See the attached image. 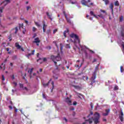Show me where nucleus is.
<instances>
[{"label": "nucleus", "mask_w": 124, "mask_h": 124, "mask_svg": "<svg viewBox=\"0 0 124 124\" xmlns=\"http://www.w3.org/2000/svg\"><path fill=\"white\" fill-rule=\"evenodd\" d=\"M100 118V114L97 112H95L94 114V118L93 117L89 118V120H85V122H89V124H93V121L94 124L99 123V119Z\"/></svg>", "instance_id": "1"}, {"label": "nucleus", "mask_w": 124, "mask_h": 124, "mask_svg": "<svg viewBox=\"0 0 124 124\" xmlns=\"http://www.w3.org/2000/svg\"><path fill=\"white\" fill-rule=\"evenodd\" d=\"M97 70H98V65L95 66V71L93 73V76L91 78V81L90 85L93 86V85L94 83H95V79L96 78V72H97Z\"/></svg>", "instance_id": "2"}, {"label": "nucleus", "mask_w": 124, "mask_h": 124, "mask_svg": "<svg viewBox=\"0 0 124 124\" xmlns=\"http://www.w3.org/2000/svg\"><path fill=\"white\" fill-rule=\"evenodd\" d=\"M70 36L71 38H74L75 39L74 41H72V42H74V43H78V44H80V39H79V36L77 35L76 34L72 33L70 35Z\"/></svg>", "instance_id": "3"}, {"label": "nucleus", "mask_w": 124, "mask_h": 124, "mask_svg": "<svg viewBox=\"0 0 124 124\" xmlns=\"http://www.w3.org/2000/svg\"><path fill=\"white\" fill-rule=\"evenodd\" d=\"M50 58L52 59V61L54 62L55 65H57V62H60V61L62 60L61 56H60V53H58L57 56L51 55Z\"/></svg>", "instance_id": "4"}, {"label": "nucleus", "mask_w": 124, "mask_h": 124, "mask_svg": "<svg viewBox=\"0 0 124 124\" xmlns=\"http://www.w3.org/2000/svg\"><path fill=\"white\" fill-rule=\"evenodd\" d=\"M65 102L69 105H72V101L68 97L65 98Z\"/></svg>", "instance_id": "5"}, {"label": "nucleus", "mask_w": 124, "mask_h": 124, "mask_svg": "<svg viewBox=\"0 0 124 124\" xmlns=\"http://www.w3.org/2000/svg\"><path fill=\"white\" fill-rule=\"evenodd\" d=\"M110 111H111V109L110 108L105 109L106 113H103L102 114L103 116H104V117H106V116H108V115H109V113H110Z\"/></svg>", "instance_id": "6"}, {"label": "nucleus", "mask_w": 124, "mask_h": 124, "mask_svg": "<svg viewBox=\"0 0 124 124\" xmlns=\"http://www.w3.org/2000/svg\"><path fill=\"white\" fill-rule=\"evenodd\" d=\"M119 119L121 122H124V112L121 111L120 114H119Z\"/></svg>", "instance_id": "7"}, {"label": "nucleus", "mask_w": 124, "mask_h": 124, "mask_svg": "<svg viewBox=\"0 0 124 124\" xmlns=\"http://www.w3.org/2000/svg\"><path fill=\"white\" fill-rule=\"evenodd\" d=\"M52 81V79H50L49 81L47 83H43V86L44 88H46V87H48L49 86V84H50V82Z\"/></svg>", "instance_id": "8"}, {"label": "nucleus", "mask_w": 124, "mask_h": 124, "mask_svg": "<svg viewBox=\"0 0 124 124\" xmlns=\"http://www.w3.org/2000/svg\"><path fill=\"white\" fill-rule=\"evenodd\" d=\"M4 2H6V4H5L4 6H5L6 5H7V4H8V3H10V2H11V0H4L2 3H4Z\"/></svg>", "instance_id": "9"}, {"label": "nucleus", "mask_w": 124, "mask_h": 124, "mask_svg": "<svg viewBox=\"0 0 124 124\" xmlns=\"http://www.w3.org/2000/svg\"><path fill=\"white\" fill-rule=\"evenodd\" d=\"M34 40L33 42V43H40V40H39V38L37 37L34 39Z\"/></svg>", "instance_id": "10"}, {"label": "nucleus", "mask_w": 124, "mask_h": 124, "mask_svg": "<svg viewBox=\"0 0 124 124\" xmlns=\"http://www.w3.org/2000/svg\"><path fill=\"white\" fill-rule=\"evenodd\" d=\"M34 50H32L31 53H29L27 55H26V57L29 59L30 58V56H31V55H34Z\"/></svg>", "instance_id": "11"}, {"label": "nucleus", "mask_w": 124, "mask_h": 124, "mask_svg": "<svg viewBox=\"0 0 124 124\" xmlns=\"http://www.w3.org/2000/svg\"><path fill=\"white\" fill-rule=\"evenodd\" d=\"M69 32V30H68V28H67L66 29V30L64 31L63 33V36H64V37L66 38V33L67 32Z\"/></svg>", "instance_id": "12"}, {"label": "nucleus", "mask_w": 124, "mask_h": 124, "mask_svg": "<svg viewBox=\"0 0 124 124\" xmlns=\"http://www.w3.org/2000/svg\"><path fill=\"white\" fill-rule=\"evenodd\" d=\"M46 15L48 16L49 19L51 20V21H53V18H52V14L50 15L48 12H46Z\"/></svg>", "instance_id": "13"}, {"label": "nucleus", "mask_w": 124, "mask_h": 124, "mask_svg": "<svg viewBox=\"0 0 124 124\" xmlns=\"http://www.w3.org/2000/svg\"><path fill=\"white\" fill-rule=\"evenodd\" d=\"M15 46H16V48H17V49H21V46L19 44V43H16Z\"/></svg>", "instance_id": "14"}, {"label": "nucleus", "mask_w": 124, "mask_h": 124, "mask_svg": "<svg viewBox=\"0 0 124 124\" xmlns=\"http://www.w3.org/2000/svg\"><path fill=\"white\" fill-rule=\"evenodd\" d=\"M81 3L82 4H83V5H87V4H88V2H87L86 0H82L81 1Z\"/></svg>", "instance_id": "15"}, {"label": "nucleus", "mask_w": 124, "mask_h": 124, "mask_svg": "<svg viewBox=\"0 0 124 124\" xmlns=\"http://www.w3.org/2000/svg\"><path fill=\"white\" fill-rule=\"evenodd\" d=\"M114 5L115 6H120V2H119V0H116L114 2Z\"/></svg>", "instance_id": "16"}, {"label": "nucleus", "mask_w": 124, "mask_h": 124, "mask_svg": "<svg viewBox=\"0 0 124 124\" xmlns=\"http://www.w3.org/2000/svg\"><path fill=\"white\" fill-rule=\"evenodd\" d=\"M109 8H110V9H111L112 12H113V11H114V10L113 9V8H114V5L113 4V3H110V4L109 5Z\"/></svg>", "instance_id": "17"}, {"label": "nucleus", "mask_w": 124, "mask_h": 124, "mask_svg": "<svg viewBox=\"0 0 124 124\" xmlns=\"http://www.w3.org/2000/svg\"><path fill=\"white\" fill-rule=\"evenodd\" d=\"M46 33L47 34V35H50V34H51V33H52V32L51 31V30L48 29L46 31Z\"/></svg>", "instance_id": "18"}, {"label": "nucleus", "mask_w": 124, "mask_h": 124, "mask_svg": "<svg viewBox=\"0 0 124 124\" xmlns=\"http://www.w3.org/2000/svg\"><path fill=\"white\" fill-rule=\"evenodd\" d=\"M66 20H67V23H68L69 24H71V20H70V19L67 18V17H66Z\"/></svg>", "instance_id": "19"}, {"label": "nucleus", "mask_w": 124, "mask_h": 124, "mask_svg": "<svg viewBox=\"0 0 124 124\" xmlns=\"http://www.w3.org/2000/svg\"><path fill=\"white\" fill-rule=\"evenodd\" d=\"M15 30L16 31L15 33L16 34H17V32H18V31H19V30L18 29V27H15Z\"/></svg>", "instance_id": "20"}, {"label": "nucleus", "mask_w": 124, "mask_h": 124, "mask_svg": "<svg viewBox=\"0 0 124 124\" xmlns=\"http://www.w3.org/2000/svg\"><path fill=\"white\" fill-rule=\"evenodd\" d=\"M98 17H100V18H102V19H104V16L102 15V14H101L100 15H98Z\"/></svg>", "instance_id": "21"}, {"label": "nucleus", "mask_w": 124, "mask_h": 124, "mask_svg": "<svg viewBox=\"0 0 124 124\" xmlns=\"http://www.w3.org/2000/svg\"><path fill=\"white\" fill-rule=\"evenodd\" d=\"M85 48H86V49H88V50H89V52H91V53H92V54H94V51L89 49V48L87 47L86 46H85Z\"/></svg>", "instance_id": "22"}, {"label": "nucleus", "mask_w": 124, "mask_h": 124, "mask_svg": "<svg viewBox=\"0 0 124 124\" xmlns=\"http://www.w3.org/2000/svg\"><path fill=\"white\" fill-rule=\"evenodd\" d=\"M3 9H4V7H0V12L1 13H2V12H3Z\"/></svg>", "instance_id": "23"}, {"label": "nucleus", "mask_w": 124, "mask_h": 124, "mask_svg": "<svg viewBox=\"0 0 124 124\" xmlns=\"http://www.w3.org/2000/svg\"><path fill=\"white\" fill-rule=\"evenodd\" d=\"M73 87H74L75 89H80L79 86L73 85Z\"/></svg>", "instance_id": "24"}, {"label": "nucleus", "mask_w": 124, "mask_h": 124, "mask_svg": "<svg viewBox=\"0 0 124 124\" xmlns=\"http://www.w3.org/2000/svg\"><path fill=\"white\" fill-rule=\"evenodd\" d=\"M120 70H121V72L122 73L124 72V66H121L120 67Z\"/></svg>", "instance_id": "25"}, {"label": "nucleus", "mask_w": 124, "mask_h": 124, "mask_svg": "<svg viewBox=\"0 0 124 124\" xmlns=\"http://www.w3.org/2000/svg\"><path fill=\"white\" fill-rule=\"evenodd\" d=\"M93 115V111H90V113L87 116V118H89L90 116Z\"/></svg>", "instance_id": "26"}, {"label": "nucleus", "mask_w": 124, "mask_h": 124, "mask_svg": "<svg viewBox=\"0 0 124 124\" xmlns=\"http://www.w3.org/2000/svg\"><path fill=\"white\" fill-rule=\"evenodd\" d=\"M90 15H91V16H94V15H95L94 14V13H93V11H90Z\"/></svg>", "instance_id": "27"}, {"label": "nucleus", "mask_w": 124, "mask_h": 124, "mask_svg": "<svg viewBox=\"0 0 124 124\" xmlns=\"http://www.w3.org/2000/svg\"><path fill=\"white\" fill-rule=\"evenodd\" d=\"M120 22H123V20L124 19V16H122L120 17Z\"/></svg>", "instance_id": "28"}, {"label": "nucleus", "mask_w": 124, "mask_h": 124, "mask_svg": "<svg viewBox=\"0 0 124 124\" xmlns=\"http://www.w3.org/2000/svg\"><path fill=\"white\" fill-rule=\"evenodd\" d=\"M47 27V25L45 24V22L44 21L43 22V28L45 29Z\"/></svg>", "instance_id": "29"}, {"label": "nucleus", "mask_w": 124, "mask_h": 124, "mask_svg": "<svg viewBox=\"0 0 124 124\" xmlns=\"http://www.w3.org/2000/svg\"><path fill=\"white\" fill-rule=\"evenodd\" d=\"M19 87L21 89H24V85L19 83Z\"/></svg>", "instance_id": "30"}, {"label": "nucleus", "mask_w": 124, "mask_h": 124, "mask_svg": "<svg viewBox=\"0 0 124 124\" xmlns=\"http://www.w3.org/2000/svg\"><path fill=\"white\" fill-rule=\"evenodd\" d=\"M108 3H109V0H106V1H105V4L106 5H107Z\"/></svg>", "instance_id": "31"}, {"label": "nucleus", "mask_w": 124, "mask_h": 124, "mask_svg": "<svg viewBox=\"0 0 124 124\" xmlns=\"http://www.w3.org/2000/svg\"><path fill=\"white\" fill-rule=\"evenodd\" d=\"M63 14L64 15V16H65V18H67V15L65 13V11L63 12Z\"/></svg>", "instance_id": "32"}, {"label": "nucleus", "mask_w": 124, "mask_h": 124, "mask_svg": "<svg viewBox=\"0 0 124 124\" xmlns=\"http://www.w3.org/2000/svg\"><path fill=\"white\" fill-rule=\"evenodd\" d=\"M26 8H27V11H29V10L31 9V6H28L26 7Z\"/></svg>", "instance_id": "33"}, {"label": "nucleus", "mask_w": 124, "mask_h": 124, "mask_svg": "<svg viewBox=\"0 0 124 124\" xmlns=\"http://www.w3.org/2000/svg\"><path fill=\"white\" fill-rule=\"evenodd\" d=\"M57 31H58V29H55L54 30H53V34H55V33H56V32H57Z\"/></svg>", "instance_id": "34"}, {"label": "nucleus", "mask_w": 124, "mask_h": 124, "mask_svg": "<svg viewBox=\"0 0 124 124\" xmlns=\"http://www.w3.org/2000/svg\"><path fill=\"white\" fill-rule=\"evenodd\" d=\"M23 24H19V30H20L21 29V28H24V27H23Z\"/></svg>", "instance_id": "35"}, {"label": "nucleus", "mask_w": 124, "mask_h": 124, "mask_svg": "<svg viewBox=\"0 0 124 124\" xmlns=\"http://www.w3.org/2000/svg\"><path fill=\"white\" fill-rule=\"evenodd\" d=\"M121 36H122V37H124V31H121Z\"/></svg>", "instance_id": "36"}, {"label": "nucleus", "mask_w": 124, "mask_h": 124, "mask_svg": "<svg viewBox=\"0 0 124 124\" xmlns=\"http://www.w3.org/2000/svg\"><path fill=\"white\" fill-rule=\"evenodd\" d=\"M100 12H102L103 13H104L105 15H106V11L103 10H100Z\"/></svg>", "instance_id": "37"}, {"label": "nucleus", "mask_w": 124, "mask_h": 124, "mask_svg": "<svg viewBox=\"0 0 124 124\" xmlns=\"http://www.w3.org/2000/svg\"><path fill=\"white\" fill-rule=\"evenodd\" d=\"M35 25H37V27H40V24L38 22H35Z\"/></svg>", "instance_id": "38"}, {"label": "nucleus", "mask_w": 124, "mask_h": 124, "mask_svg": "<svg viewBox=\"0 0 124 124\" xmlns=\"http://www.w3.org/2000/svg\"><path fill=\"white\" fill-rule=\"evenodd\" d=\"M5 80V78H4V76L2 75V81H4Z\"/></svg>", "instance_id": "39"}, {"label": "nucleus", "mask_w": 124, "mask_h": 124, "mask_svg": "<svg viewBox=\"0 0 124 124\" xmlns=\"http://www.w3.org/2000/svg\"><path fill=\"white\" fill-rule=\"evenodd\" d=\"M32 70H33V68H32L30 70V75H31V74L32 73Z\"/></svg>", "instance_id": "40"}, {"label": "nucleus", "mask_w": 124, "mask_h": 124, "mask_svg": "<svg viewBox=\"0 0 124 124\" xmlns=\"http://www.w3.org/2000/svg\"><path fill=\"white\" fill-rule=\"evenodd\" d=\"M90 106H91L92 109H93V103H91Z\"/></svg>", "instance_id": "41"}, {"label": "nucleus", "mask_w": 124, "mask_h": 124, "mask_svg": "<svg viewBox=\"0 0 124 124\" xmlns=\"http://www.w3.org/2000/svg\"><path fill=\"white\" fill-rule=\"evenodd\" d=\"M66 47L67 48H69V49H70V46L69 45V44H67V45H66Z\"/></svg>", "instance_id": "42"}, {"label": "nucleus", "mask_w": 124, "mask_h": 124, "mask_svg": "<svg viewBox=\"0 0 124 124\" xmlns=\"http://www.w3.org/2000/svg\"><path fill=\"white\" fill-rule=\"evenodd\" d=\"M14 109H15V112L16 113H17V112L18 111V109L16 108H14Z\"/></svg>", "instance_id": "43"}, {"label": "nucleus", "mask_w": 124, "mask_h": 124, "mask_svg": "<svg viewBox=\"0 0 124 124\" xmlns=\"http://www.w3.org/2000/svg\"><path fill=\"white\" fill-rule=\"evenodd\" d=\"M12 79H13V80H14V79H15V75H12Z\"/></svg>", "instance_id": "44"}, {"label": "nucleus", "mask_w": 124, "mask_h": 124, "mask_svg": "<svg viewBox=\"0 0 124 124\" xmlns=\"http://www.w3.org/2000/svg\"><path fill=\"white\" fill-rule=\"evenodd\" d=\"M9 39L10 41H11V40H12V39L11 38V35H10V36H9Z\"/></svg>", "instance_id": "45"}, {"label": "nucleus", "mask_w": 124, "mask_h": 124, "mask_svg": "<svg viewBox=\"0 0 124 124\" xmlns=\"http://www.w3.org/2000/svg\"><path fill=\"white\" fill-rule=\"evenodd\" d=\"M36 31V28L35 27H33L32 31Z\"/></svg>", "instance_id": "46"}, {"label": "nucleus", "mask_w": 124, "mask_h": 124, "mask_svg": "<svg viewBox=\"0 0 124 124\" xmlns=\"http://www.w3.org/2000/svg\"><path fill=\"white\" fill-rule=\"evenodd\" d=\"M84 53H85V57H88V53L87 52V51H85L84 52Z\"/></svg>", "instance_id": "47"}, {"label": "nucleus", "mask_w": 124, "mask_h": 124, "mask_svg": "<svg viewBox=\"0 0 124 124\" xmlns=\"http://www.w3.org/2000/svg\"><path fill=\"white\" fill-rule=\"evenodd\" d=\"M43 62H46V61H47V59L46 58H44L43 59Z\"/></svg>", "instance_id": "48"}, {"label": "nucleus", "mask_w": 124, "mask_h": 124, "mask_svg": "<svg viewBox=\"0 0 124 124\" xmlns=\"http://www.w3.org/2000/svg\"><path fill=\"white\" fill-rule=\"evenodd\" d=\"M73 105H77V102H76V101L74 102Z\"/></svg>", "instance_id": "49"}, {"label": "nucleus", "mask_w": 124, "mask_h": 124, "mask_svg": "<svg viewBox=\"0 0 124 124\" xmlns=\"http://www.w3.org/2000/svg\"><path fill=\"white\" fill-rule=\"evenodd\" d=\"M55 70H58V71H60V69H59V67H58V66H56V68Z\"/></svg>", "instance_id": "50"}, {"label": "nucleus", "mask_w": 124, "mask_h": 124, "mask_svg": "<svg viewBox=\"0 0 124 124\" xmlns=\"http://www.w3.org/2000/svg\"><path fill=\"white\" fill-rule=\"evenodd\" d=\"M70 109L71 110V111H74V110H75V108L74 107H72V108H70Z\"/></svg>", "instance_id": "51"}, {"label": "nucleus", "mask_w": 124, "mask_h": 124, "mask_svg": "<svg viewBox=\"0 0 124 124\" xmlns=\"http://www.w3.org/2000/svg\"><path fill=\"white\" fill-rule=\"evenodd\" d=\"M63 120H64V121H65V122H66V123H67V119H66V118L64 117Z\"/></svg>", "instance_id": "52"}, {"label": "nucleus", "mask_w": 124, "mask_h": 124, "mask_svg": "<svg viewBox=\"0 0 124 124\" xmlns=\"http://www.w3.org/2000/svg\"><path fill=\"white\" fill-rule=\"evenodd\" d=\"M71 3H72V4H75L76 3V2H73V1H70Z\"/></svg>", "instance_id": "53"}, {"label": "nucleus", "mask_w": 124, "mask_h": 124, "mask_svg": "<svg viewBox=\"0 0 124 124\" xmlns=\"http://www.w3.org/2000/svg\"><path fill=\"white\" fill-rule=\"evenodd\" d=\"M51 84H52L53 89H54V81H52Z\"/></svg>", "instance_id": "54"}, {"label": "nucleus", "mask_w": 124, "mask_h": 124, "mask_svg": "<svg viewBox=\"0 0 124 124\" xmlns=\"http://www.w3.org/2000/svg\"><path fill=\"white\" fill-rule=\"evenodd\" d=\"M43 32H45L46 31V29L45 28H43Z\"/></svg>", "instance_id": "55"}, {"label": "nucleus", "mask_w": 124, "mask_h": 124, "mask_svg": "<svg viewBox=\"0 0 124 124\" xmlns=\"http://www.w3.org/2000/svg\"><path fill=\"white\" fill-rule=\"evenodd\" d=\"M43 97H44V98H46V96L45 95V94H43Z\"/></svg>", "instance_id": "56"}, {"label": "nucleus", "mask_w": 124, "mask_h": 124, "mask_svg": "<svg viewBox=\"0 0 124 124\" xmlns=\"http://www.w3.org/2000/svg\"><path fill=\"white\" fill-rule=\"evenodd\" d=\"M95 62H96V59H94L92 62L93 63Z\"/></svg>", "instance_id": "57"}, {"label": "nucleus", "mask_w": 124, "mask_h": 124, "mask_svg": "<svg viewBox=\"0 0 124 124\" xmlns=\"http://www.w3.org/2000/svg\"><path fill=\"white\" fill-rule=\"evenodd\" d=\"M94 17L96 18V19H98V17L96 15H94Z\"/></svg>", "instance_id": "58"}, {"label": "nucleus", "mask_w": 124, "mask_h": 124, "mask_svg": "<svg viewBox=\"0 0 124 124\" xmlns=\"http://www.w3.org/2000/svg\"><path fill=\"white\" fill-rule=\"evenodd\" d=\"M1 65L3 66V67H5V65L3 64V63H2Z\"/></svg>", "instance_id": "59"}, {"label": "nucleus", "mask_w": 124, "mask_h": 124, "mask_svg": "<svg viewBox=\"0 0 124 124\" xmlns=\"http://www.w3.org/2000/svg\"><path fill=\"white\" fill-rule=\"evenodd\" d=\"M53 78H54L56 80H57L58 78V77H55V76H53Z\"/></svg>", "instance_id": "60"}, {"label": "nucleus", "mask_w": 124, "mask_h": 124, "mask_svg": "<svg viewBox=\"0 0 124 124\" xmlns=\"http://www.w3.org/2000/svg\"><path fill=\"white\" fill-rule=\"evenodd\" d=\"M13 84H14V85L16 86H17V82H14Z\"/></svg>", "instance_id": "61"}, {"label": "nucleus", "mask_w": 124, "mask_h": 124, "mask_svg": "<svg viewBox=\"0 0 124 124\" xmlns=\"http://www.w3.org/2000/svg\"><path fill=\"white\" fill-rule=\"evenodd\" d=\"M23 89L26 90V91H29V89H28V88L27 87H24V88H23Z\"/></svg>", "instance_id": "62"}, {"label": "nucleus", "mask_w": 124, "mask_h": 124, "mask_svg": "<svg viewBox=\"0 0 124 124\" xmlns=\"http://www.w3.org/2000/svg\"><path fill=\"white\" fill-rule=\"evenodd\" d=\"M6 62H7V59H6L4 60V63Z\"/></svg>", "instance_id": "63"}, {"label": "nucleus", "mask_w": 124, "mask_h": 124, "mask_svg": "<svg viewBox=\"0 0 124 124\" xmlns=\"http://www.w3.org/2000/svg\"><path fill=\"white\" fill-rule=\"evenodd\" d=\"M114 90H118V87L117 86H115L114 87Z\"/></svg>", "instance_id": "64"}]
</instances>
